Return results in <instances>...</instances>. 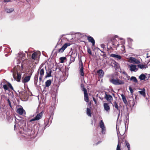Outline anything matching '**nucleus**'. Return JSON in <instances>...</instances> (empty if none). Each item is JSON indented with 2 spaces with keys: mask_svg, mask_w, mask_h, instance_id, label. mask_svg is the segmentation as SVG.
Listing matches in <instances>:
<instances>
[{
  "mask_svg": "<svg viewBox=\"0 0 150 150\" xmlns=\"http://www.w3.org/2000/svg\"><path fill=\"white\" fill-rule=\"evenodd\" d=\"M97 73L100 76L102 77L103 75L104 72L102 69H100L98 71Z\"/></svg>",
  "mask_w": 150,
  "mask_h": 150,
  "instance_id": "23",
  "label": "nucleus"
},
{
  "mask_svg": "<svg viewBox=\"0 0 150 150\" xmlns=\"http://www.w3.org/2000/svg\"><path fill=\"white\" fill-rule=\"evenodd\" d=\"M33 72H32L30 75L25 76L24 79L22 80V82L24 83H26L29 81L30 80L31 76Z\"/></svg>",
  "mask_w": 150,
  "mask_h": 150,
  "instance_id": "9",
  "label": "nucleus"
},
{
  "mask_svg": "<svg viewBox=\"0 0 150 150\" xmlns=\"http://www.w3.org/2000/svg\"><path fill=\"white\" fill-rule=\"evenodd\" d=\"M116 150H121L120 149V147L119 146V143H118V145H117Z\"/></svg>",
  "mask_w": 150,
  "mask_h": 150,
  "instance_id": "47",
  "label": "nucleus"
},
{
  "mask_svg": "<svg viewBox=\"0 0 150 150\" xmlns=\"http://www.w3.org/2000/svg\"><path fill=\"white\" fill-rule=\"evenodd\" d=\"M43 76H40L39 78V80H40V81H41L42 79V78L43 77Z\"/></svg>",
  "mask_w": 150,
  "mask_h": 150,
  "instance_id": "53",
  "label": "nucleus"
},
{
  "mask_svg": "<svg viewBox=\"0 0 150 150\" xmlns=\"http://www.w3.org/2000/svg\"><path fill=\"white\" fill-rule=\"evenodd\" d=\"M21 67H22V68H23V65H21Z\"/></svg>",
  "mask_w": 150,
  "mask_h": 150,
  "instance_id": "62",
  "label": "nucleus"
},
{
  "mask_svg": "<svg viewBox=\"0 0 150 150\" xmlns=\"http://www.w3.org/2000/svg\"><path fill=\"white\" fill-rule=\"evenodd\" d=\"M114 103H115V104H114V106H115V108H116L118 110H120L119 109L118 106V105L117 103L115 101L114 102Z\"/></svg>",
  "mask_w": 150,
  "mask_h": 150,
  "instance_id": "38",
  "label": "nucleus"
},
{
  "mask_svg": "<svg viewBox=\"0 0 150 150\" xmlns=\"http://www.w3.org/2000/svg\"><path fill=\"white\" fill-rule=\"evenodd\" d=\"M110 57L116 58L117 60H120L122 58V57L121 56L113 54H110Z\"/></svg>",
  "mask_w": 150,
  "mask_h": 150,
  "instance_id": "14",
  "label": "nucleus"
},
{
  "mask_svg": "<svg viewBox=\"0 0 150 150\" xmlns=\"http://www.w3.org/2000/svg\"><path fill=\"white\" fill-rule=\"evenodd\" d=\"M14 9L13 8H6L5 9L6 11L8 13H11L14 11Z\"/></svg>",
  "mask_w": 150,
  "mask_h": 150,
  "instance_id": "28",
  "label": "nucleus"
},
{
  "mask_svg": "<svg viewBox=\"0 0 150 150\" xmlns=\"http://www.w3.org/2000/svg\"><path fill=\"white\" fill-rule=\"evenodd\" d=\"M83 91L84 94V99L85 101L88 102L89 101L88 97V95L87 91L86 88L83 86Z\"/></svg>",
  "mask_w": 150,
  "mask_h": 150,
  "instance_id": "5",
  "label": "nucleus"
},
{
  "mask_svg": "<svg viewBox=\"0 0 150 150\" xmlns=\"http://www.w3.org/2000/svg\"><path fill=\"white\" fill-rule=\"evenodd\" d=\"M21 77V74L20 73L17 72V76H16V81L18 82L20 81Z\"/></svg>",
  "mask_w": 150,
  "mask_h": 150,
  "instance_id": "19",
  "label": "nucleus"
},
{
  "mask_svg": "<svg viewBox=\"0 0 150 150\" xmlns=\"http://www.w3.org/2000/svg\"><path fill=\"white\" fill-rule=\"evenodd\" d=\"M118 110L119 111V114H118V116L117 119H118L119 117V116L120 115V110Z\"/></svg>",
  "mask_w": 150,
  "mask_h": 150,
  "instance_id": "54",
  "label": "nucleus"
},
{
  "mask_svg": "<svg viewBox=\"0 0 150 150\" xmlns=\"http://www.w3.org/2000/svg\"><path fill=\"white\" fill-rule=\"evenodd\" d=\"M86 113L90 117H91V113L90 109L88 108H87L86 110Z\"/></svg>",
  "mask_w": 150,
  "mask_h": 150,
  "instance_id": "27",
  "label": "nucleus"
},
{
  "mask_svg": "<svg viewBox=\"0 0 150 150\" xmlns=\"http://www.w3.org/2000/svg\"><path fill=\"white\" fill-rule=\"evenodd\" d=\"M38 75L37 74H36L35 75L34 78V80H38Z\"/></svg>",
  "mask_w": 150,
  "mask_h": 150,
  "instance_id": "42",
  "label": "nucleus"
},
{
  "mask_svg": "<svg viewBox=\"0 0 150 150\" xmlns=\"http://www.w3.org/2000/svg\"><path fill=\"white\" fill-rule=\"evenodd\" d=\"M37 55V54L36 53L34 52L33 53L32 55V58L33 59H35Z\"/></svg>",
  "mask_w": 150,
  "mask_h": 150,
  "instance_id": "33",
  "label": "nucleus"
},
{
  "mask_svg": "<svg viewBox=\"0 0 150 150\" xmlns=\"http://www.w3.org/2000/svg\"><path fill=\"white\" fill-rule=\"evenodd\" d=\"M51 73L52 71L50 70L49 69L48 70H47V75L45 76V77L47 78V77H51Z\"/></svg>",
  "mask_w": 150,
  "mask_h": 150,
  "instance_id": "18",
  "label": "nucleus"
},
{
  "mask_svg": "<svg viewBox=\"0 0 150 150\" xmlns=\"http://www.w3.org/2000/svg\"><path fill=\"white\" fill-rule=\"evenodd\" d=\"M110 82L112 83L113 84L115 85H117V79H110Z\"/></svg>",
  "mask_w": 150,
  "mask_h": 150,
  "instance_id": "16",
  "label": "nucleus"
},
{
  "mask_svg": "<svg viewBox=\"0 0 150 150\" xmlns=\"http://www.w3.org/2000/svg\"><path fill=\"white\" fill-rule=\"evenodd\" d=\"M120 40H123V39L122 38H120Z\"/></svg>",
  "mask_w": 150,
  "mask_h": 150,
  "instance_id": "59",
  "label": "nucleus"
},
{
  "mask_svg": "<svg viewBox=\"0 0 150 150\" xmlns=\"http://www.w3.org/2000/svg\"><path fill=\"white\" fill-rule=\"evenodd\" d=\"M115 38H117L118 37V36L117 35H115Z\"/></svg>",
  "mask_w": 150,
  "mask_h": 150,
  "instance_id": "57",
  "label": "nucleus"
},
{
  "mask_svg": "<svg viewBox=\"0 0 150 150\" xmlns=\"http://www.w3.org/2000/svg\"><path fill=\"white\" fill-rule=\"evenodd\" d=\"M129 70L131 72H136L138 70L137 66L134 64H130L128 66Z\"/></svg>",
  "mask_w": 150,
  "mask_h": 150,
  "instance_id": "3",
  "label": "nucleus"
},
{
  "mask_svg": "<svg viewBox=\"0 0 150 150\" xmlns=\"http://www.w3.org/2000/svg\"><path fill=\"white\" fill-rule=\"evenodd\" d=\"M51 83V81L50 79L48 80L45 83V86L46 87H48Z\"/></svg>",
  "mask_w": 150,
  "mask_h": 150,
  "instance_id": "22",
  "label": "nucleus"
},
{
  "mask_svg": "<svg viewBox=\"0 0 150 150\" xmlns=\"http://www.w3.org/2000/svg\"><path fill=\"white\" fill-rule=\"evenodd\" d=\"M23 122L22 120H18V122L16 121L15 122V124L14 125V129H15L16 127L18 128H19L21 129L23 128Z\"/></svg>",
  "mask_w": 150,
  "mask_h": 150,
  "instance_id": "1",
  "label": "nucleus"
},
{
  "mask_svg": "<svg viewBox=\"0 0 150 150\" xmlns=\"http://www.w3.org/2000/svg\"><path fill=\"white\" fill-rule=\"evenodd\" d=\"M35 120H36V119L35 117L33 119H32L31 120H30V122H31L32 121H35Z\"/></svg>",
  "mask_w": 150,
  "mask_h": 150,
  "instance_id": "49",
  "label": "nucleus"
},
{
  "mask_svg": "<svg viewBox=\"0 0 150 150\" xmlns=\"http://www.w3.org/2000/svg\"><path fill=\"white\" fill-rule=\"evenodd\" d=\"M121 96L122 97V99L124 103L125 104H126L127 103V101L125 96L123 94H122L121 95Z\"/></svg>",
  "mask_w": 150,
  "mask_h": 150,
  "instance_id": "29",
  "label": "nucleus"
},
{
  "mask_svg": "<svg viewBox=\"0 0 150 150\" xmlns=\"http://www.w3.org/2000/svg\"><path fill=\"white\" fill-rule=\"evenodd\" d=\"M8 86L12 90H13V88L11 84L9 82H8Z\"/></svg>",
  "mask_w": 150,
  "mask_h": 150,
  "instance_id": "37",
  "label": "nucleus"
},
{
  "mask_svg": "<svg viewBox=\"0 0 150 150\" xmlns=\"http://www.w3.org/2000/svg\"><path fill=\"white\" fill-rule=\"evenodd\" d=\"M146 78V76L144 74H141L139 77V78L141 80H144Z\"/></svg>",
  "mask_w": 150,
  "mask_h": 150,
  "instance_id": "24",
  "label": "nucleus"
},
{
  "mask_svg": "<svg viewBox=\"0 0 150 150\" xmlns=\"http://www.w3.org/2000/svg\"><path fill=\"white\" fill-rule=\"evenodd\" d=\"M81 67H83V64L82 61L81 60L79 62V68H80Z\"/></svg>",
  "mask_w": 150,
  "mask_h": 150,
  "instance_id": "41",
  "label": "nucleus"
},
{
  "mask_svg": "<svg viewBox=\"0 0 150 150\" xmlns=\"http://www.w3.org/2000/svg\"><path fill=\"white\" fill-rule=\"evenodd\" d=\"M79 71L80 75L83 76V77L84 76V72H83V67H81L80 68H79Z\"/></svg>",
  "mask_w": 150,
  "mask_h": 150,
  "instance_id": "21",
  "label": "nucleus"
},
{
  "mask_svg": "<svg viewBox=\"0 0 150 150\" xmlns=\"http://www.w3.org/2000/svg\"><path fill=\"white\" fill-rule=\"evenodd\" d=\"M41 67H40L37 72V74L38 75L39 73H40V76H43L44 74V70L43 69H41L40 70Z\"/></svg>",
  "mask_w": 150,
  "mask_h": 150,
  "instance_id": "10",
  "label": "nucleus"
},
{
  "mask_svg": "<svg viewBox=\"0 0 150 150\" xmlns=\"http://www.w3.org/2000/svg\"><path fill=\"white\" fill-rule=\"evenodd\" d=\"M113 64V65L112 64V66L114 67H116V68H117L118 66V64L116 62L114 61L112 63Z\"/></svg>",
  "mask_w": 150,
  "mask_h": 150,
  "instance_id": "30",
  "label": "nucleus"
},
{
  "mask_svg": "<svg viewBox=\"0 0 150 150\" xmlns=\"http://www.w3.org/2000/svg\"><path fill=\"white\" fill-rule=\"evenodd\" d=\"M123 43H125V41H124H124H123Z\"/></svg>",
  "mask_w": 150,
  "mask_h": 150,
  "instance_id": "63",
  "label": "nucleus"
},
{
  "mask_svg": "<svg viewBox=\"0 0 150 150\" xmlns=\"http://www.w3.org/2000/svg\"><path fill=\"white\" fill-rule=\"evenodd\" d=\"M24 112H25V110L23 109L22 107L18 108L16 111V112L20 115H22Z\"/></svg>",
  "mask_w": 150,
  "mask_h": 150,
  "instance_id": "15",
  "label": "nucleus"
},
{
  "mask_svg": "<svg viewBox=\"0 0 150 150\" xmlns=\"http://www.w3.org/2000/svg\"><path fill=\"white\" fill-rule=\"evenodd\" d=\"M100 46L101 47L103 48H104L105 47V45L104 44H102L101 45H100Z\"/></svg>",
  "mask_w": 150,
  "mask_h": 150,
  "instance_id": "48",
  "label": "nucleus"
},
{
  "mask_svg": "<svg viewBox=\"0 0 150 150\" xmlns=\"http://www.w3.org/2000/svg\"><path fill=\"white\" fill-rule=\"evenodd\" d=\"M87 39L89 42H91L92 44V45L94 46L95 44V41L93 38L90 36H88Z\"/></svg>",
  "mask_w": 150,
  "mask_h": 150,
  "instance_id": "11",
  "label": "nucleus"
},
{
  "mask_svg": "<svg viewBox=\"0 0 150 150\" xmlns=\"http://www.w3.org/2000/svg\"><path fill=\"white\" fill-rule=\"evenodd\" d=\"M25 54L23 52H20L18 54V59L20 60H24L25 59Z\"/></svg>",
  "mask_w": 150,
  "mask_h": 150,
  "instance_id": "8",
  "label": "nucleus"
},
{
  "mask_svg": "<svg viewBox=\"0 0 150 150\" xmlns=\"http://www.w3.org/2000/svg\"><path fill=\"white\" fill-rule=\"evenodd\" d=\"M104 109L107 112H108L110 110V107L108 103H105L103 104Z\"/></svg>",
  "mask_w": 150,
  "mask_h": 150,
  "instance_id": "13",
  "label": "nucleus"
},
{
  "mask_svg": "<svg viewBox=\"0 0 150 150\" xmlns=\"http://www.w3.org/2000/svg\"><path fill=\"white\" fill-rule=\"evenodd\" d=\"M137 66L138 68L142 70L145 69L147 68L148 67L147 65L143 64H139Z\"/></svg>",
  "mask_w": 150,
  "mask_h": 150,
  "instance_id": "12",
  "label": "nucleus"
},
{
  "mask_svg": "<svg viewBox=\"0 0 150 150\" xmlns=\"http://www.w3.org/2000/svg\"><path fill=\"white\" fill-rule=\"evenodd\" d=\"M65 50L62 47L61 48L59 49L58 50L59 52H64Z\"/></svg>",
  "mask_w": 150,
  "mask_h": 150,
  "instance_id": "40",
  "label": "nucleus"
},
{
  "mask_svg": "<svg viewBox=\"0 0 150 150\" xmlns=\"http://www.w3.org/2000/svg\"><path fill=\"white\" fill-rule=\"evenodd\" d=\"M74 57H73L71 56V60L70 61V62L71 63L72 62H74Z\"/></svg>",
  "mask_w": 150,
  "mask_h": 150,
  "instance_id": "44",
  "label": "nucleus"
},
{
  "mask_svg": "<svg viewBox=\"0 0 150 150\" xmlns=\"http://www.w3.org/2000/svg\"><path fill=\"white\" fill-rule=\"evenodd\" d=\"M34 84L36 85H37L38 80H34Z\"/></svg>",
  "mask_w": 150,
  "mask_h": 150,
  "instance_id": "50",
  "label": "nucleus"
},
{
  "mask_svg": "<svg viewBox=\"0 0 150 150\" xmlns=\"http://www.w3.org/2000/svg\"><path fill=\"white\" fill-rule=\"evenodd\" d=\"M66 59V57H62L60 58V62L61 63H63L64 60Z\"/></svg>",
  "mask_w": 150,
  "mask_h": 150,
  "instance_id": "31",
  "label": "nucleus"
},
{
  "mask_svg": "<svg viewBox=\"0 0 150 150\" xmlns=\"http://www.w3.org/2000/svg\"><path fill=\"white\" fill-rule=\"evenodd\" d=\"M10 0H4V2H8L10 1Z\"/></svg>",
  "mask_w": 150,
  "mask_h": 150,
  "instance_id": "55",
  "label": "nucleus"
},
{
  "mask_svg": "<svg viewBox=\"0 0 150 150\" xmlns=\"http://www.w3.org/2000/svg\"><path fill=\"white\" fill-rule=\"evenodd\" d=\"M81 87H82V88H83V86L84 87V86L83 84H81ZM82 90L83 91V88H82Z\"/></svg>",
  "mask_w": 150,
  "mask_h": 150,
  "instance_id": "56",
  "label": "nucleus"
},
{
  "mask_svg": "<svg viewBox=\"0 0 150 150\" xmlns=\"http://www.w3.org/2000/svg\"><path fill=\"white\" fill-rule=\"evenodd\" d=\"M120 134L121 135H123L124 134V133H123V134H121V133H120Z\"/></svg>",
  "mask_w": 150,
  "mask_h": 150,
  "instance_id": "58",
  "label": "nucleus"
},
{
  "mask_svg": "<svg viewBox=\"0 0 150 150\" xmlns=\"http://www.w3.org/2000/svg\"><path fill=\"white\" fill-rule=\"evenodd\" d=\"M125 143H126V146H127V147L128 148V150H130V145H129V143L128 142H127V141H126Z\"/></svg>",
  "mask_w": 150,
  "mask_h": 150,
  "instance_id": "36",
  "label": "nucleus"
},
{
  "mask_svg": "<svg viewBox=\"0 0 150 150\" xmlns=\"http://www.w3.org/2000/svg\"><path fill=\"white\" fill-rule=\"evenodd\" d=\"M100 50L101 52H103V51H101V50Z\"/></svg>",
  "mask_w": 150,
  "mask_h": 150,
  "instance_id": "60",
  "label": "nucleus"
},
{
  "mask_svg": "<svg viewBox=\"0 0 150 150\" xmlns=\"http://www.w3.org/2000/svg\"><path fill=\"white\" fill-rule=\"evenodd\" d=\"M141 90V91H139L138 92L143 96H145L146 95L145 89L144 88H143Z\"/></svg>",
  "mask_w": 150,
  "mask_h": 150,
  "instance_id": "20",
  "label": "nucleus"
},
{
  "mask_svg": "<svg viewBox=\"0 0 150 150\" xmlns=\"http://www.w3.org/2000/svg\"><path fill=\"white\" fill-rule=\"evenodd\" d=\"M87 52H88L90 54L92 55V53L91 52V50L90 48H88L87 49Z\"/></svg>",
  "mask_w": 150,
  "mask_h": 150,
  "instance_id": "43",
  "label": "nucleus"
},
{
  "mask_svg": "<svg viewBox=\"0 0 150 150\" xmlns=\"http://www.w3.org/2000/svg\"><path fill=\"white\" fill-rule=\"evenodd\" d=\"M99 98L101 100H102V99H101V98L100 97H99Z\"/></svg>",
  "mask_w": 150,
  "mask_h": 150,
  "instance_id": "61",
  "label": "nucleus"
},
{
  "mask_svg": "<svg viewBox=\"0 0 150 150\" xmlns=\"http://www.w3.org/2000/svg\"><path fill=\"white\" fill-rule=\"evenodd\" d=\"M3 86L4 89L5 91L7 90H8L9 88L8 87L7 85L6 84L4 85Z\"/></svg>",
  "mask_w": 150,
  "mask_h": 150,
  "instance_id": "34",
  "label": "nucleus"
},
{
  "mask_svg": "<svg viewBox=\"0 0 150 150\" xmlns=\"http://www.w3.org/2000/svg\"><path fill=\"white\" fill-rule=\"evenodd\" d=\"M121 49L122 51L124 52H125V47L124 45L123 44H121Z\"/></svg>",
  "mask_w": 150,
  "mask_h": 150,
  "instance_id": "35",
  "label": "nucleus"
},
{
  "mask_svg": "<svg viewBox=\"0 0 150 150\" xmlns=\"http://www.w3.org/2000/svg\"><path fill=\"white\" fill-rule=\"evenodd\" d=\"M70 43H65L62 47L65 50L68 46H70Z\"/></svg>",
  "mask_w": 150,
  "mask_h": 150,
  "instance_id": "32",
  "label": "nucleus"
},
{
  "mask_svg": "<svg viewBox=\"0 0 150 150\" xmlns=\"http://www.w3.org/2000/svg\"><path fill=\"white\" fill-rule=\"evenodd\" d=\"M129 90L130 91V92L131 93V95H133V90L132 89V88L130 86H129Z\"/></svg>",
  "mask_w": 150,
  "mask_h": 150,
  "instance_id": "39",
  "label": "nucleus"
},
{
  "mask_svg": "<svg viewBox=\"0 0 150 150\" xmlns=\"http://www.w3.org/2000/svg\"><path fill=\"white\" fill-rule=\"evenodd\" d=\"M42 112L40 113H39L35 117L36 119L37 120H38L40 119L42 117Z\"/></svg>",
  "mask_w": 150,
  "mask_h": 150,
  "instance_id": "17",
  "label": "nucleus"
},
{
  "mask_svg": "<svg viewBox=\"0 0 150 150\" xmlns=\"http://www.w3.org/2000/svg\"><path fill=\"white\" fill-rule=\"evenodd\" d=\"M105 98L108 101L112 104L111 102L113 100L112 96L108 94H107V92L106 91H105Z\"/></svg>",
  "mask_w": 150,
  "mask_h": 150,
  "instance_id": "4",
  "label": "nucleus"
},
{
  "mask_svg": "<svg viewBox=\"0 0 150 150\" xmlns=\"http://www.w3.org/2000/svg\"><path fill=\"white\" fill-rule=\"evenodd\" d=\"M130 80L133 81L134 83H137L138 82L137 80L135 77L132 76L130 78Z\"/></svg>",
  "mask_w": 150,
  "mask_h": 150,
  "instance_id": "26",
  "label": "nucleus"
},
{
  "mask_svg": "<svg viewBox=\"0 0 150 150\" xmlns=\"http://www.w3.org/2000/svg\"><path fill=\"white\" fill-rule=\"evenodd\" d=\"M93 101L95 103V104H96V103H97V101H96V100L95 99L94 97H93Z\"/></svg>",
  "mask_w": 150,
  "mask_h": 150,
  "instance_id": "52",
  "label": "nucleus"
},
{
  "mask_svg": "<svg viewBox=\"0 0 150 150\" xmlns=\"http://www.w3.org/2000/svg\"><path fill=\"white\" fill-rule=\"evenodd\" d=\"M99 126L101 128L102 133L103 134H105V127L104 126V123L102 120H101L100 122Z\"/></svg>",
  "mask_w": 150,
  "mask_h": 150,
  "instance_id": "7",
  "label": "nucleus"
},
{
  "mask_svg": "<svg viewBox=\"0 0 150 150\" xmlns=\"http://www.w3.org/2000/svg\"><path fill=\"white\" fill-rule=\"evenodd\" d=\"M111 47H113L115 48H117L120 45L115 38H112L111 40Z\"/></svg>",
  "mask_w": 150,
  "mask_h": 150,
  "instance_id": "2",
  "label": "nucleus"
},
{
  "mask_svg": "<svg viewBox=\"0 0 150 150\" xmlns=\"http://www.w3.org/2000/svg\"><path fill=\"white\" fill-rule=\"evenodd\" d=\"M54 108H55L54 107H52L51 106L50 107V109H51L52 108L51 111L52 114L53 113V111H54Z\"/></svg>",
  "mask_w": 150,
  "mask_h": 150,
  "instance_id": "46",
  "label": "nucleus"
},
{
  "mask_svg": "<svg viewBox=\"0 0 150 150\" xmlns=\"http://www.w3.org/2000/svg\"><path fill=\"white\" fill-rule=\"evenodd\" d=\"M130 63L133 64H139L140 63V61L135 58L131 57L129 58Z\"/></svg>",
  "mask_w": 150,
  "mask_h": 150,
  "instance_id": "6",
  "label": "nucleus"
},
{
  "mask_svg": "<svg viewBox=\"0 0 150 150\" xmlns=\"http://www.w3.org/2000/svg\"><path fill=\"white\" fill-rule=\"evenodd\" d=\"M128 41H130V42H132L133 41L132 39L130 38H128Z\"/></svg>",
  "mask_w": 150,
  "mask_h": 150,
  "instance_id": "51",
  "label": "nucleus"
},
{
  "mask_svg": "<svg viewBox=\"0 0 150 150\" xmlns=\"http://www.w3.org/2000/svg\"><path fill=\"white\" fill-rule=\"evenodd\" d=\"M117 79V82L118 85H122L124 84V82L123 81L121 80L118 79Z\"/></svg>",
  "mask_w": 150,
  "mask_h": 150,
  "instance_id": "25",
  "label": "nucleus"
},
{
  "mask_svg": "<svg viewBox=\"0 0 150 150\" xmlns=\"http://www.w3.org/2000/svg\"><path fill=\"white\" fill-rule=\"evenodd\" d=\"M7 101V102H8V103L9 106H10V107L11 108L12 106L11 105V102L10 100H9L8 99Z\"/></svg>",
  "mask_w": 150,
  "mask_h": 150,
  "instance_id": "45",
  "label": "nucleus"
}]
</instances>
